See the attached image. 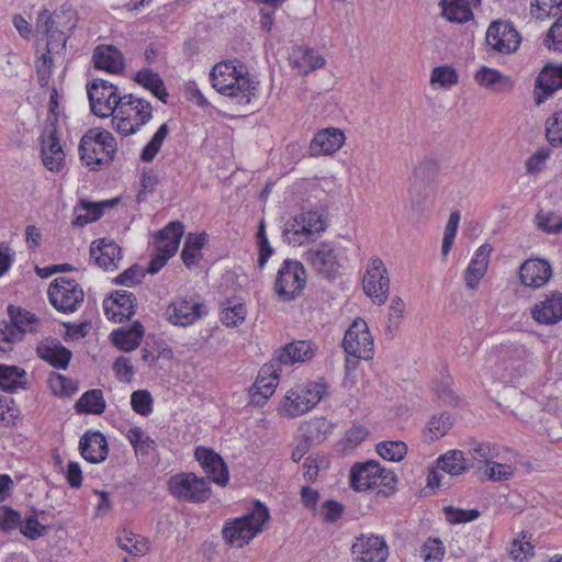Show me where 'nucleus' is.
<instances>
[{"label":"nucleus","instance_id":"f257e3e1","mask_svg":"<svg viewBox=\"0 0 562 562\" xmlns=\"http://www.w3.org/2000/svg\"><path fill=\"white\" fill-rule=\"evenodd\" d=\"M212 86L222 94L235 98L238 104H248L256 89L244 67L231 61L215 65L211 71Z\"/></svg>","mask_w":562,"mask_h":562},{"label":"nucleus","instance_id":"f03ea898","mask_svg":"<svg viewBox=\"0 0 562 562\" xmlns=\"http://www.w3.org/2000/svg\"><path fill=\"white\" fill-rule=\"evenodd\" d=\"M269 518L268 508L262 503L256 502L249 513L225 524L222 530L223 538L229 546L241 548L262 531Z\"/></svg>","mask_w":562,"mask_h":562},{"label":"nucleus","instance_id":"7ed1b4c3","mask_svg":"<svg viewBox=\"0 0 562 562\" xmlns=\"http://www.w3.org/2000/svg\"><path fill=\"white\" fill-rule=\"evenodd\" d=\"M327 228V217L323 212L310 210L289 220L282 229L285 243L302 246L314 241Z\"/></svg>","mask_w":562,"mask_h":562},{"label":"nucleus","instance_id":"20e7f679","mask_svg":"<svg viewBox=\"0 0 562 562\" xmlns=\"http://www.w3.org/2000/svg\"><path fill=\"white\" fill-rule=\"evenodd\" d=\"M113 117L114 128L124 136L133 135L153 117L151 104L133 94H124Z\"/></svg>","mask_w":562,"mask_h":562},{"label":"nucleus","instance_id":"39448f33","mask_svg":"<svg viewBox=\"0 0 562 562\" xmlns=\"http://www.w3.org/2000/svg\"><path fill=\"white\" fill-rule=\"evenodd\" d=\"M117 149V144L109 131L92 128L81 138L79 153L81 160L92 169L109 165Z\"/></svg>","mask_w":562,"mask_h":562},{"label":"nucleus","instance_id":"423d86ee","mask_svg":"<svg viewBox=\"0 0 562 562\" xmlns=\"http://www.w3.org/2000/svg\"><path fill=\"white\" fill-rule=\"evenodd\" d=\"M41 319L33 313L8 306V319H0V350L7 351L14 342L21 341L26 333H37Z\"/></svg>","mask_w":562,"mask_h":562},{"label":"nucleus","instance_id":"0eeeda50","mask_svg":"<svg viewBox=\"0 0 562 562\" xmlns=\"http://www.w3.org/2000/svg\"><path fill=\"white\" fill-rule=\"evenodd\" d=\"M326 392L324 382H308L290 391L280 403L279 412L286 417H297L310 412Z\"/></svg>","mask_w":562,"mask_h":562},{"label":"nucleus","instance_id":"6e6552de","mask_svg":"<svg viewBox=\"0 0 562 562\" xmlns=\"http://www.w3.org/2000/svg\"><path fill=\"white\" fill-rule=\"evenodd\" d=\"M306 285V271L297 260L285 259L279 268L274 291L283 302H290L301 295Z\"/></svg>","mask_w":562,"mask_h":562},{"label":"nucleus","instance_id":"1a4fd4ad","mask_svg":"<svg viewBox=\"0 0 562 562\" xmlns=\"http://www.w3.org/2000/svg\"><path fill=\"white\" fill-rule=\"evenodd\" d=\"M168 490L172 496L183 502L201 503L211 496L209 481L191 472L171 476Z\"/></svg>","mask_w":562,"mask_h":562},{"label":"nucleus","instance_id":"9d476101","mask_svg":"<svg viewBox=\"0 0 562 562\" xmlns=\"http://www.w3.org/2000/svg\"><path fill=\"white\" fill-rule=\"evenodd\" d=\"M87 92L91 111L100 117L113 116L123 101V95H120L117 87L103 79L89 82Z\"/></svg>","mask_w":562,"mask_h":562},{"label":"nucleus","instance_id":"9b49d317","mask_svg":"<svg viewBox=\"0 0 562 562\" xmlns=\"http://www.w3.org/2000/svg\"><path fill=\"white\" fill-rule=\"evenodd\" d=\"M50 304L59 312H75L83 302L85 293L80 284L65 277L55 279L47 291Z\"/></svg>","mask_w":562,"mask_h":562},{"label":"nucleus","instance_id":"f8f14e48","mask_svg":"<svg viewBox=\"0 0 562 562\" xmlns=\"http://www.w3.org/2000/svg\"><path fill=\"white\" fill-rule=\"evenodd\" d=\"M342 347L346 355L356 356L363 360L373 357V338L367 323L362 318H356L347 329Z\"/></svg>","mask_w":562,"mask_h":562},{"label":"nucleus","instance_id":"ddd939ff","mask_svg":"<svg viewBox=\"0 0 562 562\" xmlns=\"http://www.w3.org/2000/svg\"><path fill=\"white\" fill-rule=\"evenodd\" d=\"M363 291L375 304L385 303L390 291V278L385 265L380 258L369 260L363 277Z\"/></svg>","mask_w":562,"mask_h":562},{"label":"nucleus","instance_id":"4468645a","mask_svg":"<svg viewBox=\"0 0 562 562\" xmlns=\"http://www.w3.org/2000/svg\"><path fill=\"white\" fill-rule=\"evenodd\" d=\"M41 154L44 166L53 172H59L65 164V153L57 133L56 119L49 121L41 136Z\"/></svg>","mask_w":562,"mask_h":562},{"label":"nucleus","instance_id":"2eb2a0df","mask_svg":"<svg viewBox=\"0 0 562 562\" xmlns=\"http://www.w3.org/2000/svg\"><path fill=\"white\" fill-rule=\"evenodd\" d=\"M351 554L356 562H385L389 547L382 537L360 535L352 543Z\"/></svg>","mask_w":562,"mask_h":562},{"label":"nucleus","instance_id":"dca6fc26","mask_svg":"<svg viewBox=\"0 0 562 562\" xmlns=\"http://www.w3.org/2000/svg\"><path fill=\"white\" fill-rule=\"evenodd\" d=\"M485 40L488 46L502 54L514 53L520 45V35L510 22H493L486 31Z\"/></svg>","mask_w":562,"mask_h":562},{"label":"nucleus","instance_id":"f3484780","mask_svg":"<svg viewBox=\"0 0 562 562\" xmlns=\"http://www.w3.org/2000/svg\"><path fill=\"white\" fill-rule=\"evenodd\" d=\"M166 314L170 323L186 327L206 314V310L201 302L193 297H180L168 306Z\"/></svg>","mask_w":562,"mask_h":562},{"label":"nucleus","instance_id":"a211bd4d","mask_svg":"<svg viewBox=\"0 0 562 562\" xmlns=\"http://www.w3.org/2000/svg\"><path fill=\"white\" fill-rule=\"evenodd\" d=\"M305 260L313 269L325 278H333L338 271V260L335 248L329 241H323L305 254Z\"/></svg>","mask_w":562,"mask_h":562},{"label":"nucleus","instance_id":"6ab92c4d","mask_svg":"<svg viewBox=\"0 0 562 562\" xmlns=\"http://www.w3.org/2000/svg\"><path fill=\"white\" fill-rule=\"evenodd\" d=\"M76 26V13L70 8H59L54 12L43 9L38 12L35 23L37 32H70Z\"/></svg>","mask_w":562,"mask_h":562},{"label":"nucleus","instance_id":"aec40b11","mask_svg":"<svg viewBox=\"0 0 562 562\" xmlns=\"http://www.w3.org/2000/svg\"><path fill=\"white\" fill-rule=\"evenodd\" d=\"M194 457L203 468L209 480L220 486H225L228 483V469L218 453L205 447H198Z\"/></svg>","mask_w":562,"mask_h":562},{"label":"nucleus","instance_id":"412c9836","mask_svg":"<svg viewBox=\"0 0 562 562\" xmlns=\"http://www.w3.org/2000/svg\"><path fill=\"white\" fill-rule=\"evenodd\" d=\"M90 258L98 267L114 271L120 267L122 250L115 241L103 238L91 244Z\"/></svg>","mask_w":562,"mask_h":562},{"label":"nucleus","instance_id":"4be33fe9","mask_svg":"<svg viewBox=\"0 0 562 562\" xmlns=\"http://www.w3.org/2000/svg\"><path fill=\"white\" fill-rule=\"evenodd\" d=\"M552 277L551 265L543 259L526 260L519 270V278L524 285L538 289L547 284Z\"/></svg>","mask_w":562,"mask_h":562},{"label":"nucleus","instance_id":"5701e85b","mask_svg":"<svg viewBox=\"0 0 562 562\" xmlns=\"http://www.w3.org/2000/svg\"><path fill=\"white\" fill-rule=\"evenodd\" d=\"M103 307L108 318L121 323L134 315L135 297L132 292L116 291L113 296L104 300Z\"/></svg>","mask_w":562,"mask_h":562},{"label":"nucleus","instance_id":"b1692460","mask_svg":"<svg viewBox=\"0 0 562 562\" xmlns=\"http://www.w3.org/2000/svg\"><path fill=\"white\" fill-rule=\"evenodd\" d=\"M279 383V373L274 363L265 364L251 387V401L260 405L266 402L276 391Z\"/></svg>","mask_w":562,"mask_h":562},{"label":"nucleus","instance_id":"393cba45","mask_svg":"<svg viewBox=\"0 0 562 562\" xmlns=\"http://www.w3.org/2000/svg\"><path fill=\"white\" fill-rule=\"evenodd\" d=\"M315 355V347L311 341L299 340L290 342L279 349L273 357L278 364L292 366L311 360Z\"/></svg>","mask_w":562,"mask_h":562},{"label":"nucleus","instance_id":"a878e982","mask_svg":"<svg viewBox=\"0 0 562 562\" xmlns=\"http://www.w3.org/2000/svg\"><path fill=\"white\" fill-rule=\"evenodd\" d=\"M562 88V66H547L537 77L535 87L536 103L544 102L554 91Z\"/></svg>","mask_w":562,"mask_h":562},{"label":"nucleus","instance_id":"bb28decb","mask_svg":"<svg viewBox=\"0 0 562 562\" xmlns=\"http://www.w3.org/2000/svg\"><path fill=\"white\" fill-rule=\"evenodd\" d=\"M491 254L492 246L490 244H483L476 249L464 272V281L469 289L475 290L479 286L486 273Z\"/></svg>","mask_w":562,"mask_h":562},{"label":"nucleus","instance_id":"cd10ccee","mask_svg":"<svg viewBox=\"0 0 562 562\" xmlns=\"http://www.w3.org/2000/svg\"><path fill=\"white\" fill-rule=\"evenodd\" d=\"M532 317L539 324L552 325L562 319V293L547 295L532 308Z\"/></svg>","mask_w":562,"mask_h":562},{"label":"nucleus","instance_id":"c85d7f7f","mask_svg":"<svg viewBox=\"0 0 562 562\" xmlns=\"http://www.w3.org/2000/svg\"><path fill=\"white\" fill-rule=\"evenodd\" d=\"M80 453L90 463L103 462L109 453L108 441L100 431L86 432L79 442Z\"/></svg>","mask_w":562,"mask_h":562},{"label":"nucleus","instance_id":"c756f323","mask_svg":"<svg viewBox=\"0 0 562 562\" xmlns=\"http://www.w3.org/2000/svg\"><path fill=\"white\" fill-rule=\"evenodd\" d=\"M38 357L57 369H67L71 351L56 339H45L36 348Z\"/></svg>","mask_w":562,"mask_h":562},{"label":"nucleus","instance_id":"7c9ffc66","mask_svg":"<svg viewBox=\"0 0 562 562\" xmlns=\"http://www.w3.org/2000/svg\"><path fill=\"white\" fill-rule=\"evenodd\" d=\"M92 59L95 68L111 74H119L124 69L123 54L113 45L97 46Z\"/></svg>","mask_w":562,"mask_h":562},{"label":"nucleus","instance_id":"2f4dec72","mask_svg":"<svg viewBox=\"0 0 562 562\" xmlns=\"http://www.w3.org/2000/svg\"><path fill=\"white\" fill-rule=\"evenodd\" d=\"M117 202L116 199L104 200L101 202H88L80 200V202L74 207L75 220L72 225L83 227L85 225L98 221L106 207H112Z\"/></svg>","mask_w":562,"mask_h":562},{"label":"nucleus","instance_id":"473e14b6","mask_svg":"<svg viewBox=\"0 0 562 562\" xmlns=\"http://www.w3.org/2000/svg\"><path fill=\"white\" fill-rule=\"evenodd\" d=\"M345 143V134L339 128H325L315 134L311 142V150L314 155L333 154L341 148Z\"/></svg>","mask_w":562,"mask_h":562},{"label":"nucleus","instance_id":"72a5a7b5","mask_svg":"<svg viewBox=\"0 0 562 562\" xmlns=\"http://www.w3.org/2000/svg\"><path fill=\"white\" fill-rule=\"evenodd\" d=\"M380 471V464L375 461H368L356 464L350 471V485L358 492L369 491L373 487L374 474Z\"/></svg>","mask_w":562,"mask_h":562},{"label":"nucleus","instance_id":"f704fd0d","mask_svg":"<svg viewBox=\"0 0 562 562\" xmlns=\"http://www.w3.org/2000/svg\"><path fill=\"white\" fill-rule=\"evenodd\" d=\"M144 336V327L139 322L133 323L130 328H120L112 333L114 345L123 351L136 349Z\"/></svg>","mask_w":562,"mask_h":562},{"label":"nucleus","instance_id":"c9c22d12","mask_svg":"<svg viewBox=\"0 0 562 562\" xmlns=\"http://www.w3.org/2000/svg\"><path fill=\"white\" fill-rule=\"evenodd\" d=\"M26 371L16 366L0 364V389L5 392H14L18 389L27 387Z\"/></svg>","mask_w":562,"mask_h":562},{"label":"nucleus","instance_id":"e433bc0d","mask_svg":"<svg viewBox=\"0 0 562 562\" xmlns=\"http://www.w3.org/2000/svg\"><path fill=\"white\" fill-rule=\"evenodd\" d=\"M442 15L450 22L464 23L473 18L468 0H440Z\"/></svg>","mask_w":562,"mask_h":562},{"label":"nucleus","instance_id":"4c0bfd02","mask_svg":"<svg viewBox=\"0 0 562 562\" xmlns=\"http://www.w3.org/2000/svg\"><path fill=\"white\" fill-rule=\"evenodd\" d=\"M134 79L138 85L149 90L160 101L164 103L167 102L168 93L166 91L164 80L159 74L153 71L149 68H144L135 75Z\"/></svg>","mask_w":562,"mask_h":562},{"label":"nucleus","instance_id":"58836bf2","mask_svg":"<svg viewBox=\"0 0 562 562\" xmlns=\"http://www.w3.org/2000/svg\"><path fill=\"white\" fill-rule=\"evenodd\" d=\"M306 441L314 443L323 441L333 430L331 424L324 417L312 418L301 427Z\"/></svg>","mask_w":562,"mask_h":562},{"label":"nucleus","instance_id":"ea45409f","mask_svg":"<svg viewBox=\"0 0 562 562\" xmlns=\"http://www.w3.org/2000/svg\"><path fill=\"white\" fill-rule=\"evenodd\" d=\"M76 409L79 413L102 414L105 409V401L102 391L93 389L83 393L76 403Z\"/></svg>","mask_w":562,"mask_h":562},{"label":"nucleus","instance_id":"a19ab883","mask_svg":"<svg viewBox=\"0 0 562 562\" xmlns=\"http://www.w3.org/2000/svg\"><path fill=\"white\" fill-rule=\"evenodd\" d=\"M452 419L448 414L434 415L424 430V440L434 442L442 438L450 430Z\"/></svg>","mask_w":562,"mask_h":562},{"label":"nucleus","instance_id":"79ce46f5","mask_svg":"<svg viewBox=\"0 0 562 562\" xmlns=\"http://www.w3.org/2000/svg\"><path fill=\"white\" fill-rule=\"evenodd\" d=\"M438 468L450 475H459L469 468L461 450H449L438 459Z\"/></svg>","mask_w":562,"mask_h":562},{"label":"nucleus","instance_id":"37998d69","mask_svg":"<svg viewBox=\"0 0 562 562\" xmlns=\"http://www.w3.org/2000/svg\"><path fill=\"white\" fill-rule=\"evenodd\" d=\"M117 544L122 550L135 557H144L149 551V542L132 532L123 531L119 535Z\"/></svg>","mask_w":562,"mask_h":562},{"label":"nucleus","instance_id":"c03bdc74","mask_svg":"<svg viewBox=\"0 0 562 562\" xmlns=\"http://www.w3.org/2000/svg\"><path fill=\"white\" fill-rule=\"evenodd\" d=\"M184 232V226L181 222L176 221L169 223L166 227L160 229L155 238L156 249H161L162 246H169L170 243L176 240L177 249L179 248L180 240Z\"/></svg>","mask_w":562,"mask_h":562},{"label":"nucleus","instance_id":"a18cd8bd","mask_svg":"<svg viewBox=\"0 0 562 562\" xmlns=\"http://www.w3.org/2000/svg\"><path fill=\"white\" fill-rule=\"evenodd\" d=\"M19 528L21 533L31 540L41 538L48 529V527L41 521L40 514L34 510L26 515L24 519L21 518Z\"/></svg>","mask_w":562,"mask_h":562},{"label":"nucleus","instance_id":"49530a36","mask_svg":"<svg viewBox=\"0 0 562 562\" xmlns=\"http://www.w3.org/2000/svg\"><path fill=\"white\" fill-rule=\"evenodd\" d=\"M169 133V127L166 123L160 125V127L157 130V132L154 134L149 143L144 147L140 159L146 162L153 161L155 156L160 150L164 140L166 139L167 135Z\"/></svg>","mask_w":562,"mask_h":562},{"label":"nucleus","instance_id":"de8ad7c7","mask_svg":"<svg viewBox=\"0 0 562 562\" xmlns=\"http://www.w3.org/2000/svg\"><path fill=\"white\" fill-rule=\"evenodd\" d=\"M459 82L457 70L449 65L435 67L431 71L430 83H438L443 88H450Z\"/></svg>","mask_w":562,"mask_h":562},{"label":"nucleus","instance_id":"09e8293b","mask_svg":"<svg viewBox=\"0 0 562 562\" xmlns=\"http://www.w3.org/2000/svg\"><path fill=\"white\" fill-rule=\"evenodd\" d=\"M247 310L244 304H231L227 303V306L224 307L221 312V322L226 327H237L244 323L246 318Z\"/></svg>","mask_w":562,"mask_h":562},{"label":"nucleus","instance_id":"8fccbe9b","mask_svg":"<svg viewBox=\"0 0 562 562\" xmlns=\"http://www.w3.org/2000/svg\"><path fill=\"white\" fill-rule=\"evenodd\" d=\"M552 150L548 147H541L536 150L525 162L526 172L537 176L547 167V161L551 157Z\"/></svg>","mask_w":562,"mask_h":562},{"label":"nucleus","instance_id":"3c124183","mask_svg":"<svg viewBox=\"0 0 562 562\" xmlns=\"http://www.w3.org/2000/svg\"><path fill=\"white\" fill-rule=\"evenodd\" d=\"M376 452L385 460L400 461L407 452L403 441H384L376 445Z\"/></svg>","mask_w":562,"mask_h":562},{"label":"nucleus","instance_id":"603ef678","mask_svg":"<svg viewBox=\"0 0 562 562\" xmlns=\"http://www.w3.org/2000/svg\"><path fill=\"white\" fill-rule=\"evenodd\" d=\"M396 481V475L392 471L383 469L380 465V471L374 474L371 491H374L376 494L387 495L394 490Z\"/></svg>","mask_w":562,"mask_h":562},{"label":"nucleus","instance_id":"864d4df0","mask_svg":"<svg viewBox=\"0 0 562 562\" xmlns=\"http://www.w3.org/2000/svg\"><path fill=\"white\" fill-rule=\"evenodd\" d=\"M526 538L527 536L521 533L510 543L509 557L516 562H524L533 555V546Z\"/></svg>","mask_w":562,"mask_h":562},{"label":"nucleus","instance_id":"5fc2aeb1","mask_svg":"<svg viewBox=\"0 0 562 562\" xmlns=\"http://www.w3.org/2000/svg\"><path fill=\"white\" fill-rule=\"evenodd\" d=\"M493 353L503 361L521 360L526 357L527 350L518 342H504L493 348Z\"/></svg>","mask_w":562,"mask_h":562},{"label":"nucleus","instance_id":"6e6d98bb","mask_svg":"<svg viewBox=\"0 0 562 562\" xmlns=\"http://www.w3.org/2000/svg\"><path fill=\"white\" fill-rule=\"evenodd\" d=\"M546 138L552 146H562V110L546 121Z\"/></svg>","mask_w":562,"mask_h":562},{"label":"nucleus","instance_id":"4d7b16f0","mask_svg":"<svg viewBox=\"0 0 562 562\" xmlns=\"http://www.w3.org/2000/svg\"><path fill=\"white\" fill-rule=\"evenodd\" d=\"M537 226L548 234H557L562 231V216L552 211H539L536 215Z\"/></svg>","mask_w":562,"mask_h":562},{"label":"nucleus","instance_id":"13d9d810","mask_svg":"<svg viewBox=\"0 0 562 562\" xmlns=\"http://www.w3.org/2000/svg\"><path fill=\"white\" fill-rule=\"evenodd\" d=\"M446 549L441 540L429 538L420 548V557L424 562H441Z\"/></svg>","mask_w":562,"mask_h":562},{"label":"nucleus","instance_id":"bf43d9fd","mask_svg":"<svg viewBox=\"0 0 562 562\" xmlns=\"http://www.w3.org/2000/svg\"><path fill=\"white\" fill-rule=\"evenodd\" d=\"M257 245H258V267L263 269L269 258L274 254L273 247L270 245L267 234L265 222L261 220L257 233Z\"/></svg>","mask_w":562,"mask_h":562},{"label":"nucleus","instance_id":"052dcab7","mask_svg":"<svg viewBox=\"0 0 562 562\" xmlns=\"http://www.w3.org/2000/svg\"><path fill=\"white\" fill-rule=\"evenodd\" d=\"M475 81L485 88H492L496 83L506 82L508 78L503 76L498 70L482 66L474 75Z\"/></svg>","mask_w":562,"mask_h":562},{"label":"nucleus","instance_id":"680f3d73","mask_svg":"<svg viewBox=\"0 0 562 562\" xmlns=\"http://www.w3.org/2000/svg\"><path fill=\"white\" fill-rule=\"evenodd\" d=\"M460 218H461V215L458 211L452 212L449 216V220L445 227L442 246H441V251H442L443 256H447L449 254V251L453 245Z\"/></svg>","mask_w":562,"mask_h":562},{"label":"nucleus","instance_id":"e2e57ef3","mask_svg":"<svg viewBox=\"0 0 562 562\" xmlns=\"http://www.w3.org/2000/svg\"><path fill=\"white\" fill-rule=\"evenodd\" d=\"M131 405L135 413L146 416L153 411V398L147 390H137L131 395Z\"/></svg>","mask_w":562,"mask_h":562},{"label":"nucleus","instance_id":"0e129e2a","mask_svg":"<svg viewBox=\"0 0 562 562\" xmlns=\"http://www.w3.org/2000/svg\"><path fill=\"white\" fill-rule=\"evenodd\" d=\"M157 255L151 258L147 272L150 274L157 273L168 261L170 257H172L177 252V243H170L169 246H162L161 249H156Z\"/></svg>","mask_w":562,"mask_h":562},{"label":"nucleus","instance_id":"69168bd1","mask_svg":"<svg viewBox=\"0 0 562 562\" xmlns=\"http://www.w3.org/2000/svg\"><path fill=\"white\" fill-rule=\"evenodd\" d=\"M53 53H43L35 61L37 80L41 87H46L49 83L53 67Z\"/></svg>","mask_w":562,"mask_h":562},{"label":"nucleus","instance_id":"338daca9","mask_svg":"<svg viewBox=\"0 0 562 562\" xmlns=\"http://www.w3.org/2000/svg\"><path fill=\"white\" fill-rule=\"evenodd\" d=\"M446 519L450 524H464L475 520L480 516L477 509H462L453 506L445 507Z\"/></svg>","mask_w":562,"mask_h":562},{"label":"nucleus","instance_id":"774afa93","mask_svg":"<svg viewBox=\"0 0 562 562\" xmlns=\"http://www.w3.org/2000/svg\"><path fill=\"white\" fill-rule=\"evenodd\" d=\"M513 467L493 460L484 469L485 476L493 481H506L513 476Z\"/></svg>","mask_w":562,"mask_h":562}]
</instances>
